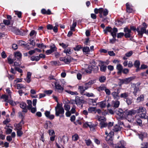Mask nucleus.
<instances>
[{"instance_id":"obj_1","label":"nucleus","mask_w":148,"mask_h":148,"mask_svg":"<svg viewBox=\"0 0 148 148\" xmlns=\"http://www.w3.org/2000/svg\"><path fill=\"white\" fill-rule=\"evenodd\" d=\"M136 114L135 110H126L124 112V116L129 121H131L133 119V115Z\"/></svg>"},{"instance_id":"obj_2","label":"nucleus","mask_w":148,"mask_h":148,"mask_svg":"<svg viewBox=\"0 0 148 148\" xmlns=\"http://www.w3.org/2000/svg\"><path fill=\"white\" fill-rule=\"evenodd\" d=\"M27 103L28 104L27 108L28 109L30 110L32 113H34L36 110V105L37 103V99H34L33 100V105L34 107H32V103L30 100H27Z\"/></svg>"},{"instance_id":"obj_3","label":"nucleus","mask_w":148,"mask_h":148,"mask_svg":"<svg viewBox=\"0 0 148 148\" xmlns=\"http://www.w3.org/2000/svg\"><path fill=\"white\" fill-rule=\"evenodd\" d=\"M136 113H138L139 116L142 118L146 119L147 115L146 114V110L144 107L140 106L137 110H135Z\"/></svg>"},{"instance_id":"obj_4","label":"nucleus","mask_w":148,"mask_h":148,"mask_svg":"<svg viewBox=\"0 0 148 148\" xmlns=\"http://www.w3.org/2000/svg\"><path fill=\"white\" fill-rule=\"evenodd\" d=\"M143 27H141L140 29L139 28H137L136 31L137 32L138 35L140 37H142L143 34L144 33L148 35V29L146 30V28L147 27V25L146 24L144 23L143 24Z\"/></svg>"},{"instance_id":"obj_5","label":"nucleus","mask_w":148,"mask_h":148,"mask_svg":"<svg viewBox=\"0 0 148 148\" xmlns=\"http://www.w3.org/2000/svg\"><path fill=\"white\" fill-rule=\"evenodd\" d=\"M56 115L57 116H59L60 114H63L64 110L63 108L60 104H58L55 107Z\"/></svg>"},{"instance_id":"obj_6","label":"nucleus","mask_w":148,"mask_h":148,"mask_svg":"<svg viewBox=\"0 0 148 148\" xmlns=\"http://www.w3.org/2000/svg\"><path fill=\"white\" fill-rule=\"evenodd\" d=\"M10 29L12 32L17 35L23 36L25 34V32L24 31L22 30H20L14 27H12Z\"/></svg>"},{"instance_id":"obj_7","label":"nucleus","mask_w":148,"mask_h":148,"mask_svg":"<svg viewBox=\"0 0 148 148\" xmlns=\"http://www.w3.org/2000/svg\"><path fill=\"white\" fill-rule=\"evenodd\" d=\"M135 78L134 77H130L123 79L121 80L120 82L122 84H127L134 80Z\"/></svg>"},{"instance_id":"obj_8","label":"nucleus","mask_w":148,"mask_h":148,"mask_svg":"<svg viewBox=\"0 0 148 148\" xmlns=\"http://www.w3.org/2000/svg\"><path fill=\"white\" fill-rule=\"evenodd\" d=\"M56 49L57 48L55 45L53 44L50 46V49L47 50L46 51V53L47 54L49 55L56 51Z\"/></svg>"},{"instance_id":"obj_9","label":"nucleus","mask_w":148,"mask_h":148,"mask_svg":"<svg viewBox=\"0 0 148 148\" xmlns=\"http://www.w3.org/2000/svg\"><path fill=\"white\" fill-rule=\"evenodd\" d=\"M55 85L56 90L59 92H61L63 91L64 88L58 83L56 82L55 83Z\"/></svg>"},{"instance_id":"obj_10","label":"nucleus","mask_w":148,"mask_h":148,"mask_svg":"<svg viewBox=\"0 0 148 148\" xmlns=\"http://www.w3.org/2000/svg\"><path fill=\"white\" fill-rule=\"evenodd\" d=\"M124 32L125 33V36L126 38H129L131 36V30L130 29L127 27H125L124 29Z\"/></svg>"},{"instance_id":"obj_11","label":"nucleus","mask_w":148,"mask_h":148,"mask_svg":"<svg viewBox=\"0 0 148 148\" xmlns=\"http://www.w3.org/2000/svg\"><path fill=\"white\" fill-rule=\"evenodd\" d=\"M45 116L50 119H53L54 118V116L53 114H51L50 112L46 111L45 112Z\"/></svg>"},{"instance_id":"obj_12","label":"nucleus","mask_w":148,"mask_h":148,"mask_svg":"<svg viewBox=\"0 0 148 148\" xmlns=\"http://www.w3.org/2000/svg\"><path fill=\"white\" fill-rule=\"evenodd\" d=\"M83 126L85 127H90L91 130H93L94 129L93 125H92L91 122H86L84 124Z\"/></svg>"},{"instance_id":"obj_13","label":"nucleus","mask_w":148,"mask_h":148,"mask_svg":"<svg viewBox=\"0 0 148 148\" xmlns=\"http://www.w3.org/2000/svg\"><path fill=\"white\" fill-rule=\"evenodd\" d=\"M88 89V87L86 86L82 85L81 86H79L78 89L80 90L81 93L82 94L84 93V91Z\"/></svg>"},{"instance_id":"obj_14","label":"nucleus","mask_w":148,"mask_h":148,"mask_svg":"<svg viewBox=\"0 0 148 148\" xmlns=\"http://www.w3.org/2000/svg\"><path fill=\"white\" fill-rule=\"evenodd\" d=\"M83 100L80 99L78 96H76L75 98V102L77 106H82Z\"/></svg>"},{"instance_id":"obj_15","label":"nucleus","mask_w":148,"mask_h":148,"mask_svg":"<svg viewBox=\"0 0 148 148\" xmlns=\"http://www.w3.org/2000/svg\"><path fill=\"white\" fill-rule=\"evenodd\" d=\"M119 93L116 91H114L111 93V95L115 99H118L120 98V97L119 96Z\"/></svg>"},{"instance_id":"obj_16","label":"nucleus","mask_w":148,"mask_h":148,"mask_svg":"<svg viewBox=\"0 0 148 148\" xmlns=\"http://www.w3.org/2000/svg\"><path fill=\"white\" fill-rule=\"evenodd\" d=\"M24 123V121L23 120H22L18 124H16V130H21L22 129V125Z\"/></svg>"},{"instance_id":"obj_17","label":"nucleus","mask_w":148,"mask_h":148,"mask_svg":"<svg viewBox=\"0 0 148 148\" xmlns=\"http://www.w3.org/2000/svg\"><path fill=\"white\" fill-rule=\"evenodd\" d=\"M96 82V80L95 79L91 80L88 82L85 83V85L87 86L88 88L90 87L92 84L95 83Z\"/></svg>"},{"instance_id":"obj_18","label":"nucleus","mask_w":148,"mask_h":148,"mask_svg":"<svg viewBox=\"0 0 148 148\" xmlns=\"http://www.w3.org/2000/svg\"><path fill=\"white\" fill-rule=\"evenodd\" d=\"M116 69L118 70V74L121 73L123 69V67L121 64H118L116 65Z\"/></svg>"},{"instance_id":"obj_19","label":"nucleus","mask_w":148,"mask_h":148,"mask_svg":"<svg viewBox=\"0 0 148 148\" xmlns=\"http://www.w3.org/2000/svg\"><path fill=\"white\" fill-rule=\"evenodd\" d=\"M118 31L117 29L114 27L112 29V31L111 32V34L113 38H115L116 36V33Z\"/></svg>"},{"instance_id":"obj_20","label":"nucleus","mask_w":148,"mask_h":148,"mask_svg":"<svg viewBox=\"0 0 148 148\" xmlns=\"http://www.w3.org/2000/svg\"><path fill=\"white\" fill-rule=\"evenodd\" d=\"M32 75V73L30 72H28L27 74V76L26 78L25 79V80L27 83H29L31 81V77Z\"/></svg>"},{"instance_id":"obj_21","label":"nucleus","mask_w":148,"mask_h":148,"mask_svg":"<svg viewBox=\"0 0 148 148\" xmlns=\"http://www.w3.org/2000/svg\"><path fill=\"white\" fill-rule=\"evenodd\" d=\"M126 6L127 12L130 13L132 12V5H130L128 3H127L126 4Z\"/></svg>"},{"instance_id":"obj_22","label":"nucleus","mask_w":148,"mask_h":148,"mask_svg":"<svg viewBox=\"0 0 148 148\" xmlns=\"http://www.w3.org/2000/svg\"><path fill=\"white\" fill-rule=\"evenodd\" d=\"M126 145V142L123 140H121L120 141L119 143L118 144V145L116 146H119L121 148H126L125 147Z\"/></svg>"},{"instance_id":"obj_23","label":"nucleus","mask_w":148,"mask_h":148,"mask_svg":"<svg viewBox=\"0 0 148 148\" xmlns=\"http://www.w3.org/2000/svg\"><path fill=\"white\" fill-rule=\"evenodd\" d=\"M14 56L18 60H20L21 58L22 54L19 52H16L14 53Z\"/></svg>"},{"instance_id":"obj_24","label":"nucleus","mask_w":148,"mask_h":148,"mask_svg":"<svg viewBox=\"0 0 148 148\" xmlns=\"http://www.w3.org/2000/svg\"><path fill=\"white\" fill-rule=\"evenodd\" d=\"M91 66V69H92V71H93L95 73H97L99 70L98 67L95 65H92Z\"/></svg>"},{"instance_id":"obj_25","label":"nucleus","mask_w":148,"mask_h":148,"mask_svg":"<svg viewBox=\"0 0 148 148\" xmlns=\"http://www.w3.org/2000/svg\"><path fill=\"white\" fill-rule=\"evenodd\" d=\"M144 100V96L143 95H141L137 98L136 102L139 103L141 101H143Z\"/></svg>"},{"instance_id":"obj_26","label":"nucleus","mask_w":148,"mask_h":148,"mask_svg":"<svg viewBox=\"0 0 148 148\" xmlns=\"http://www.w3.org/2000/svg\"><path fill=\"white\" fill-rule=\"evenodd\" d=\"M106 87V86L104 84L101 85L99 87H97V89L99 91H100L105 90V88Z\"/></svg>"},{"instance_id":"obj_27","label":"nucleus","mask_w":148,"mask_h":148,"mask_svg":"<svg viewBox=\"0 0 148 148\" xmlns=\"http://www.w3.org/2000/svg\"><path fill=\"white\" fill-rule=\"evenodd\" d=\"M106 140H107V141H108L109 140L111 141V142L110 145H111L112 146H113V143L112 141V140H113V138L112 137L110 136L107 135V136L106 137Z\"/></svg>"},{"instance_id":"obj_28","label":"nucleus","mask_w":148,"mask_h":148,"mask_svg":"<svg viewBox=\"0 0 148 148\" xmlns=\"http://www.w3.org/2000/svg\"><path fill=\"white\" fill-rule=\"evenodd\" d=\"M129 96V94L128 92H125L121 93L120 95V97L124 99H126Z\"/></svg>"},{"instance_id":"obj_29","label":"nucleus","mask_w":148,"mask_h":148,"mask_svg":"<svg viewBox=\"0 0 148 148\" xmlns=\"http://www.w3.org/2000/svg\"><path fill=\"white\" fill-rule=\"evenodd\" d=\"M82 50L83 52L85 54H87L90 51L89 47H84L82 49Z\"/></svg>"},{"instance_id":"obj_30","label":"nucleus","mask_w":148,"mask_h":148,"mask_svg":"<svg viewBox=\"0 0 148 148\" xmlns=\"http://www.w3.org/2000/svg\"><path fill=\"white\" fill-rule=\"evenodd\" d=\"M98 105L101 108L105 107L106 106V101H103L98 103Z\"/></svg>"},{"instance_id":"obj_31","label":"nucleus","mask_w":148,"mask_h":148,"mask_svg":"<svg viewBox=\"0 0 148 148\" xmlns=\"http://www.w3.org/2000/svg\"><path fill=\"white\" fill-rule=\"evenodd\" d=\"M92 69H91V66H88V69H84V70L83 71V72H85L86 73H90L92 72ZM83 73H85L84 72H83Z\"/></svg>"},{"instance_id":"obj_32","label":"nucleus","mask_w":148,"mask_h":148,"mask_svg":"<svg viewBox=\"0 0 148 148\" xmlns=\"http://www.w3.org/2000/svg\"><path fill=\"white\" fill-rule=\"evenodd\" d=\"M9 97L10 98L9 95L8 96L6 95H3L1 96V98L4 99V101L7 102H8L9 101V100L8 99Z\"/></svg>"},{"instance_id":"obj_33","label":"nucleus","mask_w":148,"mask_h":148,"mask_svg":"<svg viewBox=\"0 0 148 148\" xmlns=\"http://www.w3.org/2000/svg\"><path fill=\"white\" fill-rule=\"evenodd\" d=\"M106 79V77L103 75L99 77V81L101 83H103L104 82Z\"/></svg>"},{"instance_id":"obj_34","label":"nucleus","mask_w":148,"mask_h":148,"mask_svg":"<svg viewBox=\"0 0 148 148\" xmlns=\"http://www.w3.org/2000/svg\"><path fill=\"white\" fill-rule=\"evenodd\" d=\"M64 52L66 53L67 55H69L71 53V49L69 48L65 49L64 50Z\"/></svg>"},{"instance_id":"obj_35","label":"nucleus","mask_w":148,"mask_h":148,"mask_svg":"<svg viewBox=\"0 0 148 148\" xmlns=\"http://www.w3.org/2000/svg\"><path fill=\"white\" fill-rule=\"evenodd\" d=\"M124 112L122 109H119L117 112V114L119 115L121 117H122L124 115Z\"/></svg>"},{"instance_id":"obj_36","label":"nucleus","mask_w":148,"mask_h":148,"mask_svg":"<svg viewBox=\"0 0 148 148\" xmlns=\"http://www.w3.org/2000/svg\"><path fill=\"white\" fill-rule=\"evenodd\" d=\"M112 29L111 27H106L104 29L103 31L105 33H106L108 32L111 33L112 31Z\"/></svg>"},{"instance_id":"obj_37","label":"nucleus","mask_w":148,"mask_h":148,"mask_svg":"<svg viewBox=\"0 0 148 148\" xmlns=\"http://www.w3.org/2000/svg\"><path fill=\"white\" fill-rule=\"evenodd\" d=\"M88 111L89 113H91L92 112L96 113V108L92 107H90L88 109Z\"/></svg>"},{"instance_id":"obj_38","label":"nucleus","mask_w":148,"mask_h":148,"mask_svg":"<svg viewBox=\"0 0 148 148\" xmlns=\"http://www.w3.org/2000/svg\"><path fill=\"white\" fill-rule=\"evenodd\" d=\"M65 91L72 95H78V93L76 91L73 92L66 90H65Z\"/></svg>"},{"instance_id":"obj_39","label":"nucleus","mask_w":148,"mask_h":148,"mask_svg":"<svg viewBox=\"0 0 148 148\" xmlns=\"http://www.w3.org/2000/svg\"><path fill=\"white\" fill-rule=\"evenodd\" d=\"M79 138V136L77 134H75L72 136V139L74 141L77 140Z\"/></svg>"},{"instance_id":"obj_40","label":"nucleus","mask_w":148,"mask_h":148,"mask_svg":"<svg viewBox=\"0 0 148 148\" xmlns=\"http://www.w3.org/2000/svg\"><path fill=\"white\" fill-rule=\"evenodd\" d=\"M140 64L139 61L138 60H136L134 63V66L137 68H139Z\"/></svg>"},{"instance_id":"obj_41","label":"nucleus","mask_w":148,"mask_h":148,"mask_svg":"<svg viewBox=\"0 0 148 148\" xmlns=\"http://www.w3.org/2000/svg\"><path fill=\"white\" fill-rule=\"evenodd\" d=\"M39 57L38 56H32L31 58V60L33 61L34 60L38 61L39 60Z\"/></svg>"},{"instance_id":"obj_42","label":"nucleus","mask_w":148,"mask_h":148,"mask_svg":"<svg viewBox=\"0 0 148 148\" xmlns=\"http://www.w3.org/2000/svg\"><path fill=\"white\" fill-rule=\"evenodd\" d=\"M16 86L17 87V89H18L22 88H26V87L25 86L21 84H16Z\"/></svg>"},{"instance_id":"obj_43","label":"nucleus","mask_w":148,"mask_h":148,"mask_svg":"<svg viewBox=\"0 0 148 148\" xmlns=\"http://www.w3.org/2000/svg\"><path fill=\"white\" fill-rule=\"evenodd\" d=\"M77 25V23L76 22H73V24H72V26L70 27V29L71 30L74 31H75V28L76 26Z\"/></svg>"},{"instance_id":"obj_44","label":"nucleus","mask_w":148,"mask_h":148,"mask_svg":"<svg viewBox=\"0 0 148 148\" xmlns=\"http://www.w3.org/2000/svg\"><path fill=\"white\" fill-rule=\"evenodd\" d=\"M121 128L118 125H116L114 127V128L113 129V130L115 132H117L118 131H119L120 130Z\"/></svg>"},{"instance_id":"obj_45","label":"nucleus","mask_w":148,"mask_h":148,"mask_svg":"<svg viewBox=\"0 0 148 148\" xmlns=\"http://www.w3.org/2000/svg\"><path fill=\"white\" fill-rule=\"evenodd\" d=\"M5 128L7 130L6 131V132L7 134H10L12 132V130L10 128H9L8 126L6 125L5 127Z\"/></svg>"},{"instance_id":"obj_46","label":"nucleus","mask_w":148,"mask_h":148,"mask_svg":"<svg viewBox=\"0 0 148 148\" xmlns=\"http://www.w3.org/2000/svg\"><path fill=\"white\" fill-rule=\"evenodd\" d=\"M64 107L65 110L67 111H69L70 108V106L68 104L66 103L64 106Z\"/></svg>"},{"instance_id":"obj_47","label":"nucleus","mask_w":148,"mask_h":148,"mask_svg":"<svg viewBox=\"0 0 148 148\" xmlns=\"http://www.w3.org/2000/svg\"><path fill=\"white\" fill-rule=\"evenodd\" d=\"M138 136L139 138L142 140L143 138L146 136L147 134L145 133H144L143 134H138Z\"/></svg>"},{"instance_id":"obj_48","label":"nucleus","mask_w":148,"mask_h":148,"mask_svg":"<svg viewBox=\"0 0 148 148\" xmlns=\"http://www.w3.org/2000/svg\"><path fill=\"white\" fill-rule=\"evenodd\" d=\"M59 45L60 46L62 47L64 49L66 48L68 46V45L67 44H65L64 43H60Z\"/></svg>"},{"instance_id":"obj_49","label":"nucleus","mask_w":148,"mask_h":148,"mask_svg":"<svg viewBox=\"0 0 148 148\" xmlns=\"http://www.w3.org/2000/svg\"><path fill=\"white\" fill-rule=\"evenodd\" d=\"M139 90V88H137L136 86H135L134 88V90L133 92V93L134 95L136 96L137 95V92Z\"/></svg>"},{"instance_id":"obj_50","label":"nucleus","mask_w":148,"mask_h":148,"mask_svg":"<svg viewBox=\"0 0 148 148\" xmlns=\"http://www.w3.org/2000/svg\"><path fill=\"white\" fill-rule=\"evenodd\" d=\"M141 148H148V143H144L141 144Z\"/></svg>"},{"instance_id":"obj_51","label":"nucleus","mask_w":148,"mask_h":148,"mask_svg":"<svg viewBox=\"0 0 148 148\" xmlns=\"http://www.w3.org/2000/svg\"><path fill=\"white\" fill-rule=\"evenodd\" d=\"M85 141L86 145L88 146L90 145L92 143L91 140L89 139L85 140Z\"/></svg>"},{"instance_id":"obj_52","label":"nucleus","mask_w":148,"mask_h":148,"mask_svg":"<svg viewBox=\"0 0 148 148\" xmlns=\"http://www.w3.org/2000/svg\"><path fill=\"white\" fill-rule=\"evenodd\" d=\"M84 95L89 97H94V95L92 93L86 92L84 94Z\"/></svg>"},{"instance_id":"obj_53","label":"nucleus","mask_w":148,"mask_h":148,"mask_svg":"<svg viewBox=\"0 0 148 148\" xmlns=\"http://www.w3.org/2000/svg\"><path fill=\"white\" fill-rule=\"evenodd\" d=\"M106 66L104 65H102L100 67V70L102 71H105L106 69Z\"/></svg>"},{"instance_id":"obj_54","label":"nucleus","mask_w":148,"mask_h":148,"mask_svg":"<svg viewBox=\"0 0 148 148\" xmlns=\"http://www.w3.org/2000/svg\"><path fill=\"white\" fill-rule=\"evenodd\" d=\"M22 81V80L20 79H17L16 80H14V87H16V84L17 83L19 82H21Z\"/></svg>"},{"instance_id":"obj_55","label":"nucleus","mask_w":148,"mask_h":148,"mask_svg":"<svg viewBox=\"0 0 148 148\" xmlns=\"http://www.w3.org/2000/svg\"><path fill=\"white\" fill-rule=\"evenodd\" d=\"M98 120L101 122H104L106 120V118L104 117L98 116Z\"/></svg>"},{"instance_id":"obj_56","label":"nucleus","mask_w":148,"mask_h":148,"mask_svg":"<svg viewBox=\"0 0 148 148\" xmlns=\"http://www.w3.org/2000/svg\"><path fill=\"white\" fill-rule=\"evenodd\" d=\"M20 107L23 109H26V104L24 103H21L20 104Z\"/></svg>"},{"instance_id":"obj_57","label":"nucleus","mask_w":148,"mask_h":148,"mask_svg":"<svg viewBox=\"0 0 148 148\" xmlns=\"http://www.w3.org/2000/svg\"><path fill=\"white\" fill-rule=\"evenodd\" d=\"M126 102L127 103L128 105H131L132 102V99L130 98H127L126 100Z\"/></svg>"},{"instance_id":"obj_58","label":"nucleus","mask_w":148,"mask_h":148,"mask_svg":"<svg viewBox=\"0 0 148 148\" xmlns=\"http://www.w3.org/2000/svg\"><path fill=\"white\" fill-rule=\"evenodd\" d=\"M36 45L37 47L40 48H45L46 47L45 46H44L43 43L41 44H36Z\"/></svg>"},{"instance_id":"obj_59","label":"nucleus","mask_w":148,"mask_h":148,"mask_svg":"<svg viewBox=\"0 0 148 148\" xmlns=\"http://www.w3.org/2000/svg\"><path fill=\"white\" fill-rule=\"evenodd\" d=\"M21 130H17V135L18 136H21L23 134V132L21 131Z\"/></svg>"},{"instance_id":"obj_60","label":"nucleus","mask_w":148,"mask_h":148,"mask_svg":"<svg viewBox=\"0 0 148 148\" xmlns=\"http://www.w3.org/2000/svg\"><path fill=\"white\" fill-rule=\"evenodd\" d=\"M120 104V102L119 101H115L114 104V107L115 108H118Z\"/></svg>"},{"instance_id":"obj_61","label":"nucleus","mask_w":148,"mask_h":148,"mask_svg":"<svg viewBox=\"0 0 148 148\" xmlns=\"http://www.w3.org/2000/svg\"><path fill=\"white\" fill-rule=\"evenodd\" d=\"M100 127L101 128L105 127L107 126L106 124L104 122H100Z\"/></svg>"},{"instance_id":"obj_62","label":"nucleus","mask_w":148,"mask_h":148,"mask_svg":"<svg viewBox=\"0 0 148 148\" xmlns=\"http://www.w3.org/2000/svg\"><path fill=\"white\" fill-rule=\"evenodd\" d=\"M36 34V32L34 30H32L29 34V35L30 36H35Z\"/></svg>"},{"instance_id":"obj_63","label":"nucleus","mask_w":148,"mask_h":148,"mask_svg":"<svg viewBox=\"0 0 148 148\" xmlns=\"http://www.w3.org/2000/svg\"><path fill=\"white\" fill-rule=\"evenodd\" d=\"M105 91L107 95H110L111 94V92L109 89L107 88V87L106 88L105 90Z\"/></svg>"},{"instance_id":"obj_64","label":"nucleus","mask_w":148,"mask_h":148,"mask_svg":"<svg viewBox=\"0 0 148 148\" xmlns=\"http://www.w3.org/2000/svg\"><path fill=\"white\" fill-rule=\"evenodd\" d=\"M76 107L75 106L73 105V107H72L71 110L70 112L72 114H73L75 112Z\"/></svg>"}]
</instances>
